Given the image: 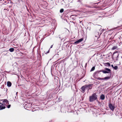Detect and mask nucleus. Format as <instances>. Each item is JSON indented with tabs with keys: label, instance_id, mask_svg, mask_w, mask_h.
Wrapping results in <instances>:
<instances>
[{
	"label": "nucleus",
	"instance_id": "obj_1",
	"mask_svg": "<svg viewBox=\"0 0 122 122\" xmlns=\"http://www.w3.org/2000/svg\"><path fill=\"white\" fill-rule=\"evenodd\" d=\"M97 98V95L96 93L93 94L92 95L89 97V101L90 102H92L96 100Z\"/></svg>",
	"mask_w": 122,
	"mask_h": 122
},
{
	"label": "nucleus",
	"instance_id": "obj_2",
	"mask_svg": "<svg viewBox=\"0 0 122 122\" xmlns=\"http://www.w3.org/2000/svg\"><path fill=\"white\" fill-rule=\"evenodd\" d=\"M111 71L110 69L107 68V80L110 79H112V77L111 76V73L108 71L110 72Z\"/></svg>",
	"mask_w": 122,
	"mask_h": 122
},
{
	"label": "nucleus",
	"instance_id": "obj_3",
	"mask_svg": "<svg viewBox=\"0 0 122 122\" xmlns=\"http://www.w3.org/2000/svg\"><path fill=\"white\" fill-rule=\"evenodd\" d=\"M3 103H4V105H7L8 104H9V101L7 99H4L2 100H0V101H3Z\"/></svg>",
	"mask_w": 122,
	"mask_h": 122
},
{
	"label": "nucleus",
	"instance_id": "obj_4",
	"mask_svg": "<svg viewBox=\"0 0 122 122\" xmlns=\"http://www.w3.org/2000/svg\"><path fill=\"white\" fill-rule=\"evenodd\" d=\"M108 106L110 109L112 111H113L115 108V107L114 106H113L112 104L110 103L108 105Z\"/></svg>",
	"mask_w": 122,
	"mask_h": 122
},
{
	"label": "nucleus",
	"instance_id": "obj_5",
	"mask_svg": "<svg viewBox=\"0 0 122 122\" xmlns=\"http://www.w3.org/2000/svg\"><path fill=\"white\" fill-rule=\"evenodd\" d=\"M5 108L4 104L0 102V110H2L5 109Z\"/></svg>",
	"mask_w": 122,
	"mask_h": 122
},
{
	"label": "nucleus",
	"instance_id": "obj_6",
	"mask_svg": "<svg viewBox=\"0 0 122 122\" xmlns=\"http://www.w3.org/2000/svg\"><path fill=\"white\" fill-rule=\"evenodd\" d=\"M119 56L118 53L117 52L114 53L113 54L112 57L114 58H117Z\"/></svg>",
	"mask_w": 122,
	"mask_h": 122
},
{
	"label": "nucleus",
	"instance_id": "obj_7",
	"mask_svg": "<svg viewBox=\"0 0 122 122\" xmlns=\"http://www.w3.org/2000/svg\"><path fill=\"white\" fill-rule=\"evenodd\" d=\"M85 85V86H86V88H89L88 89H92V86L93 84H90L89 85L86 84Z\"/></svg>",
	"mask_w": 122,
	"mask_h": 122
},
{
	"label": "nucleus",
	"instance_id": "obj_8",
	"mask_svg": "<svg viewBox=\"0 0 122 122\" xmlns=\"http://www.w3.org/2000/svg\"><path fill=\"white\" fill-rule=\"evenodd\" d=\"M86 88L85 85L82 86L81 88V92L83 93H84L85 92V89Z\"/></svg>",
	"mask_w": 122,
	"mask_h": 122
},
{
	"label": "nucleus",
	"instance_id": "obj_9",
	"mask_svg": "<svg viewBox=\"0 0 122 122\" xmlns=\"http://www.w3.org/2000/svg\"><path fill=\"white\" fill-rule=\"evenodd\" d=\"M102 71L104 73H107V71H104L103 70L102 71H101V70L100 71H98L97 72H95L94 74L95 75L97 73H98L99 72H100Z\"/></svg>",
	"mask_w": 122,
	"mask_h": 122
},
{
	"label": "nucleus",
	"instance_id": "obj_10",
	"mask_svg": "<svg viewBox=\"0 0 122 122\" xmlns=\"http://www.w3.org/2000/svg\"><path fill=\"white\" fill-rule=\"evenodd\" d=\"M7 86L10 87L11 86L12 84L10 82L8 81L7 82Z\"/></svg>",
	"mask_w": 122,
	"mask_h": 122
},
{
	"label": "nucleus",
	"instance_id": "obj_11",
	"mask_svg": "<svg viewBox=\"0 0 122 122\" xmlns=\"http://www.w3.org/2000/svg\"><path fill=\"white\" fill-rule=\"evenodd\" d=\"M105 96L104 95L102 94L101 95L100 97V99L102 100H103L105 99Z\"/></svg>",
	"mask_w": 122,
	"mask_h": 122
},
{
	"label": "nucleus",
	"instance_id": "obj_12",
	"mask_svg": "<svg viewBox=\"0 0 122 122\" xmlns=\"http://www.w3.org/2000/svg\"><path fill=\"white\" fill-rule=\"evenodd\" d=\"M98 79L99 80H104L105 79H107V77H106L104 78H101L100 77H98Z\"/></svg>",
	"mask_w": 122,
	"mask_h": 122
},
{
	"label": "nucleus",
	"instance_id": "obj_13",
	"mask_svg": "<svg viewBox=\"0 0 122 122\" xmlns=\"http://www.w3.org/2000/svg\"><path fill=\"white\" fill-rule=\"evenodd\" d=\"M9 51L10 52H13L14 51V49L13 48H11L10 49H9Z\"/></svg>",
	"mask_w": 122,
	"mask_h": 122
},
{
	"label": "nucleus",
	"instance_id": "obj_14",
	"mask_svg": "<svg viewBox=\"0 0 122 122\" xmlns=\"http://www.w3.org/2000/svg\"><path fill=\"white\" fill-rule=\"evenodd\" d=\"M83 40V38H81L77 40L78 41V42L79 43L81 42Z\"/></svg>",
	"mask_w": 122,
	"mask_h": 122
},
{
	"label": "nucleus",
	"instance_id": "obj_15",
	"mask_svg": "<svg viewBox=\"0 0 122 122\" xmlns=\"http://www.w3.org/2000/svg\"><path fill=\"white\" fill-rule=\"evenodd\" d=\"M117 48V46H114L112 48V49L113 50H115Z\"/></svg>",
	"mask_w": 122,
	"mask_h": 122
},
{
	"label": "nucleus",
	"instance_id": "obj_16",
	"mask_svg": "<svg viewBox=\"0 0 122 122\" xmlns=\"http://www.w3.org/2000/svg\"><path fill=\"white\" fill-rule=\"evenodd\" d=\"M113 68L115 70H117L118 68V66H115L114 67H113Z\"/></svg>",
	"mask_w": 122,
	"mask_h": 122
},
{
	"label": "nucleus",
	"instance_id": "obj_17",
	"mask_svg": "<svg viewBox=\"0 0 122 122\" xmlns=\"http://www.w3.org/2000/svg\"><path fill=\"white\" fill-rule=\"evenodd\" d=\"M95 69V66H93L92 67L91 69V70L90 71H94Z\"/></svg>",
	"mask_w": 122,
	"mask_h": 122
},
{
	"label": "nucleus",
	"instance_id": "obj_18",
	"mask_svg": "<svg viewBox=\"0 0 122 122\" xmlns=\"http://www.w3.org/2000/svg\"><path fill=\"white\" fill-rule=\"evenodd\" d=\"M64 11V10L63 9H61L60 10V12L61 13H62Z\"/></svg>",
	"mask_w": 122,
	"mask_h": 122
},
{
	"label": "nucleus",
	"instance_id": "obj_19",
	"mask_svg": "<svg viewBox=\"0 0 122 122\" xmlns=\"http://www.w3.org/2000/svg\"><path fill=\"white\" fill-rule=\"evenodd\" d=\"M79 42H78V40L76 41H75V42H74V43L75 44H78V43H79Z\"/></svg>",
	"mask_w": 122,
	"mask_h": 122
},
{
	"label": "nucleus",
	"instance_id": "obj_20",
	"mask_svg": "<svg viewBox=\"0 0 122 122\" xmlns=\"http://www.w3.org/2000/svg\"><path fill=\"white\" fill-rule=\"evenodd\" d=\"M10 106L11 105H9L8 106L6 105V106L8 108H9L10 107Z\"/></svg>",
	"mask_w": 122,
	"mask_h": 122
},
{
	"label": "nucleus",
	"instance_id": "obj_21",
	"mask_svg": "<svg viewBox=\"0 0 122 122\" xmlns=\"http://www.w3.org/2000/svg\"><path fill=\"white\" fill-rule=\"evenodd\" d=\"M107 65L108 66H110V64L109 63L107 62Z\"/></svg>",
	"mask_w": 122,
	"mask_h": 122
},
{
	"label": "nucleus",
	"instance_id": "obj_22",
	"mask_svg": "<svg viewBox=\"0 0 122 122\" xmlns=\"http://www.w3.org/2000/svg\"><path fill=\"white\" fill-rule=\"evenodd\" d=\"M104 65L105 66H107V63H104Z\"/></svg>",
	"mask_w": 122,
	"mask_h": 122
},
{
	"label": "nucleus",
	"instance_id": "obj_23",
	"mask_svg": "<svg viewBox=\"0 0 122 122\" xmlns=\"http://www.w3.org/2000/svg\"><path fill=\"white\" fill-rule=\"evenodd\" d=\"M111 66L113 68V67H114L113 66V65H111Z\"/></svg>",
	"mask_w": 122,
	"mask_h": 122
},
{
	"label": "nucleus",
	"instance_id": "obj_24",
	"mask_svg": "<svg viewBox=\"0 0 122 122\" xmlns=\"http://www.w3.org/2000/svg\"><path fill=\"white\" fill-rule=\"evenodd\" d=\"M53 46V45H52L51 46V47H50V48H51Z\"/></svg>",
	"mask_w": 122,
	"mask_h": 122
},
{
	"label": "nucleus",
	"instance_id": "obj_25",
	"mask_svg": "<svg viewBox=\"0 0 122 122\" xmlns=\"http://www.w3.org/2000/svg\"><path fill=\"white\" fill-rule=\"evenodd\" d=\"M49 52V51H48L47 52V53H48Z\"/></svg>",
	"mask_w": 122,
	"mask_h": 122
},
{
	"label": "nucleus",
	"instance_id": "obj_26",
	"mask_svg": "<svg viewBox=\"0 0 122 122\" xmlns=\"http://www.w3.org/2000/svg\"><path fill=\"white\" fill-rule=\"evenodd\" d=\"M98 33V32H96V33H95V34H96L97 33Z\"/></svg>",
	"mask_w": 122,
	"mask_h": 122
},
{
	"label": "nucleus",
	"instance_id": "obj_27",
	"mask_svg": "<svg viewBox=\"0 0 122 122\" xmlns=\"http://www.w3.org/2000/svg\"><path fill=\"white\" fill-rule=\"evenodd\" d=\"M105 69L106 70H107V68H105Z\"/></svg>",
	"mask_w": 122,
	"mask_h": 122
},
{
	"label": "nucleus",
	"instance_id": "obj_28",
	"mask_svg": "<svg viewBox=\"0 0 122 122\" xmlns=\"http://www.w3.org/2000/svg\"><path fill=\"white\" fill-rule=\"evenodd\" d=\"M96 36V37L97 36Z\"/></svg>",
	"mask_w": 122,
	"mask_h": 122
},
{
	"label": "nucleus",
	"instance_id": "obj_29",
	"mask_svg": "<svg viewBox=\"0 0 122 122\" xmlns=\"http://www.w3.org/2000/svg\"><path fill=\"white\" fill-rule=\"evenodd\" d=\"M109 56H108L109 57Z\"/></svg>",
	"mask_w": 122,
	"mask_h": 122
}]
</instances>
